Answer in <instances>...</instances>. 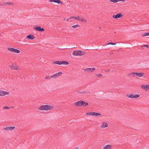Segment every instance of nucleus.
Returning a JSON list of instances; mask_svg holds the SVG:
<instances>
[{"instance_id":"obj_1","label":"nucleus","mask_w":149,"mask_h":149,"mask_svg":"<svg viewBox=\"0 0 149 149\" xmlns=\"http://www.w3.org/2000/svg\"><path fill=\"white\" fill-rule=\"evenodd\" d=\"M54 107L53 105H42L38 108V110L40 111H47L54 109Z\"/></svg>"},{"instance_id":"obj_2","label":"nucleus","mask_w":149,"mask_h":149,"mask_svg":"<svg viewBox=\"0 0 149 149\" xmlns=\"http://www.w3.org/2000/svg\"><path fill=\"white\" fill-rule=\"evenodd\" d=\"M53 64H55L58 65H61L62 64L68 65L69 64L68 62L66 61H53Z\"/></svg>"},{"instance_id":"obj_3","label":"nucleus","mask_w":149,"mask_h":149,"mask_svg":"<svg viewBox=\"0 0 149 149\" xmlns=\"http://www.w3.org/2000/svg\"><path fill=\"white\" fill-rule=\"evenodd\" d=\"M86 115L89 116H97L101 115V114L99 113L93 112H88L86 113Z\"/></svg>"},{"instance_id":"obj_4","label":"nucleus","mask_w":149,"mask_h":149,"mask_svg":"<svg viewBox=\"0 0 149 149\" xmlns=\"http://www.w3.org/2000/svg\"><path fill=\"white\" fill-rule=\"evenodd\" d=\"M9 66L12 70H18L20 69V68L15 63L9 65Z\"/></svg>"},{"instance_id":"obj_5","label":"nucleus","mask_w":149,"mask_h":149,"mask_svg":"<svg viewBox=\"0 0 149 149\" xmlns=\"http://www.w3.org/2000/svg\"><path fill=\"white\" fill-rule=\"evenodd\" d=\"M73 55L75 56H81L84 54L83 53L82 51L80 50H76L73 51L72 52Z\"/></svg>"},{"instance_id":"obj_6","label":"nucleus","mask_w":149,"mask_h":149,"mask_svg":"<svg viewBox=\"0 0 149 149\" xmlns=\"http://www.w3.org/2000/svg\"><path fill=\"white\" fill-rule=\"evenodd\" d=\"M126 96L129 98H136L139 97L140 95L139 94H128L126 95Z\"/></svg>"},{"instance_id":"obj_7","label":"nucleus","mask_w":149,"mask_h":149,"mask_svg":"<svg viewBox=\"0 0 149 149\" xmlns=\"http://www.w3.org/2000/svg\"><path fill=\"white\" fill-rule=\"evenodd\" d=\"M7 49L9 51L16 53H19L20 51L19 50L13 48L9 47L7 48Z\"/></svg>"},{"instance_id":"obj_8","label":"nucleus","mask_w":149,"mask_h":149,"mask_svg":"<svg viewBox=\"0 0 149 149\" xmlns=\"http://www.w3.org/2000/svg\"><path fill=\"white\" fill-rule=\"evenodd\" d=\"M62 73L61 72H59L55 74L51 75V77L54 79H56L62 75Z\"/></svg>"},{"instance_id":"obj_9","label":"nucleus","mask_w":149,"mask_h":149,"mask_svg":"<svg viewBox=\"0 0 149 149\" xmlns=\"http://www.w3.org/2000/svg\"><path fill=\"white\" fill-rule=\"evenodd\" d=\"M15 127L14 126L6 127L3 128V130H4L5 131H9L14 130L15 129Z\"/></svg>"},{"instance_id":"obj_10","label":"nucleus","mask_w":149,"mask_h":149,"mask_svg":"<svg viewBox=\"0 0 149 149\" xmlns=\"http://www.w3.org/2000/svg\"><path fill=\"white\" fill-rule=\"evenodd\" d=\"M33 29L36 31H39L42 32L45 31V29L43 28H41L40 26H35L33 28Z\"/></svg>"},{"instance_id":"obj_11","label":"nucleus","mask_w":149,"mask_h":149,"mask_svg":"<svg viewBox=\"0 0 149 149\" xmlns=\"http://www.w3.org/2000/svg\"><path fill=\"white\" fill-rule=\"evenodd\" d=\"M95 68H88L86 69H84V70L85 71H86L88 72H93L95 70Z\"/></svg>"},{"instance_id":"obj_12","label":"nucleus","mask_w":149,"mask_h":149,"mask_svg":"<svg viewBox=\"0 0 149 149\" xmlns=\"http://www.w3.org/2000/svg\"><path fill=\"white\" fill-rule=\"evenodd\" d=\"M123 16V15L121 13L117 14L116 15H114L113 16V17L114 18L117 19L119 18H120Z\"/></svg>"},{"instance_id":"obj_13","label":"nucleus","mask_w":149,"mask_h":149,"mask_svg":"<svg viewBox=\"0 0 149 149\" xmlns=\"http://www.w3.org/2000/svg\"><path fill=\"white\" fill-rule=\"evenodd\" d=\"M9 93L8 92L0 90V96H4L6 95H8Z\"/></svg>"},{"instance_id":"obj_14","label":"nucleus","mask_w":149,"mask_h":149,"mask_svg":"<svg viewBox=\"0 0 149 149\" xmlns=\"http://www.w3.org/2000/svg\"><path fill=\"white\" fill-rule=\"evenodd\" d=\"M141 86L143 89H144L145 91L149 90V85L143 84L141 85Z\"/></svg>"},{"instance_id":"obj_15","label":"nucleus","mask_w":149,"mask_h":149,"mask_svg":"<svg viewBox=\"0 0 149 149\" xmlns=\"http://www.w3.org/2000/svg\"><path fill=\"white\" fill-rule=\"evenodd\" d=\"M108 127V124L105 122H102V124L100 126V127L102 128H104L107 127Z\"/></svg>"},{"instance_id":"obj_16","label":"nucleus","mask_w":149,"mask_h":149,"mask_svg":"<svg viewBox=\"0 0 149 149\" xmlns=\"http://www.w3.org/2000/svg\"><path fill=\"white\" fill-rule=\"evenodd\" d=\"M144 75V73L143 72H136V75L139 77H142Z\"/></svg>"},{"instance_id":"obj_17","label":"nucleus","mask_w":149,"mask_h":149,"mask_svg":"<svg viewBox=\"0 0 149 149\" xmlns=\"http://www.w3.org/2000/svg\"><path fill=\"white\" fill-rule=\"evenodd\" d=\"M74 105L76 106L81 107V100L79 101L74 103Z\"/></svg>"},{"instance_id":"obj_18","label":"nucleus","mask_w":149,"mask_h":149,"mask_svg":"<svg viewBox=\"0 0 149 149\" xmlns=\"http://www.w3.org/2000/svg\"><path fill=\"white\" fill-rule=\"evenodd\" d=\"M35 38L34 36L32 34H30L26 36V38L29 39L33 40Z\"/></svg>"},{"instance_id":"obj_19","label":"nucleus","mask_w":149,"mask_h":149,"mask_svg":"<svg viewBox=\"0 0 149 149\" xmlns=\"http://www.w3.org/2000/svg\"><path fill=\"white\" fill-rule=\"evenodd\" d=\"M112 146L110 145H107L103 147V149H111Z\"/></svg>"},{"instance_id":"obj_20","label":"nucleus","mask_w":149,"mask_h":149,"mask_svg":"<svg viewBox=\"0 0 149 149\" xmlns=\"http://www.w3.org/2000/svg\"><path fill=\"white\" fill-rule=\"evenodd\" d=\"M81 107L83 106L85 107L88 105V103L85 102L82 100H81Z\"/></svg>"},{"instance_id":"obj_21","label":"nucleus","mask_w":149,"mask_h":149,"mask_svg":"<svg viewBox=\"0 0 149 149\" xmlns=\"http://www.w3.org/2000/svg\"><path fill=\"white\" fill-rule=\"evenodd\" d=\"M135 75H136V72H132L131 73H129L128 74V76L130 77H134Z\"/></svg>"},{"instance_id":"obj_22","label":"nucleus","mask_w":149,"mask_h":149,"mask_svg":"<svg viewBox=\"0 0 149 149\" xmlns=\"http://www.w3.org/2000/svg\"><path fill=\"white\" fill-rule=\"evenodd\" d=\"M80 21L85 23H86L87 22V21L86 19L82 17H81Z\"/></svg>"},{"instance_id":"obj_23","label":"nucleus","mask_w":149,"mask_h":149,"mask_svg":"<svg viewBox=\"0 0 149 149\" xmlns=\"http://www.w3.org/2000/svg\"><path fill=\"white\" fill-rule=\"evenodd\" d=\"M80 21L85 23H86L87 22V21L86 19L82 17H81Z\"/></svg>"},{"instance_id":"obj_24","label":"nucleus","mask_w":149,"mask_h":149,"mask_svg":"<svg viewBox=\"0 0 149 149\" xmlns=\"http://www.w3.org/2000/svg\"><path fill=\"white\" fill-rule=\"evenodd\" d=\"M80 21L85 23H86L87 22V21L86 19L82 17H81Z\"/></svg>"},{"instance_id":"obj_25","label":"nucleus","mask_w":149,"mask_h":149,"mask_svg":"<svg viewBox=\"0 0 149 149\" xmlns=\"http://www.w3.org/2000/svg\"><path fill=\"white\" fill-rule=\"evenodd\" d=\"M119 1H120V0H110V2L114 3H116ZM120 1H125L124 0H120Z\"/></svg>"},{"instance_id":"obj_26","label":"nucleus","mask_w":149,"mask_h":149,"mask_svg":"<svg viewBox=\"0 0 149 149\" xmlns=\"http://www.w3.org/2000/svg\"><path fill=\"white\" fill-rule=\"evenodd\" d=\"M149 36V33L146 32L142 34V36Z\"/></svg>"},{"instance_id":"obj_27","label":"nucleus","mask_w":149,"mask_h":149,"mask_svg":"<svg viewBox=\"0 0 149 149\" xmlns=\"http://www.w3.org/2000/svg\"><path fill=\"white\" fill-rule=\"evenodd\" d=\"M55 3H57L58 4L61 3V4H62L63 3V2H61V1L60 0H55Z\"/></svg>"},{"instance_id":"obj_28","label":"nucleus","mask_w":149,"mask_h":149,"mask_svg":"<svg viewBox=\"0 0 149 149\" xmlns=\"http://www.w3.org/2000/svg\"><path fill=\"white\" fill-rule=\"evenodd\" d=\"M80 26L78 24H76L75 25H74L72 26V27L73 28H76L77 27H79Z\"/></svg>"},{"instance_id":"obj_29","label":"nucleus","mask_w":149,"mask_h":149,"mask_svg":"<svg viewBox=\"0 0 149 149\" xmlns=\"http://www.w3.org/2000/svg\"><path fill=\"white\" fill-rule=\"evenodd\" d=\"M78 93H80L81 94H86V93H89L88 92L86 91H83L81 92H79Z\"/></svg>"},{"instance_id":"obj_30","label":"nucleus","mask_w":149,"mask_h":149,"mask_svg":"<svg viewBox=\"0 0 149 149\" xmlns=\"http://www.w3.org/2000/svg\"><path fill=\"white\" fill-rule=\"evenodd\" d=\"M81 18V17L79 16H78L77 17H76L75 19H77L78 21H80Z\"/></svg>"},{"instance_id":"obj_31","label":"nucleus","mask_w":149,"mask_h":149,"mask_svg":"<svg viewBox=\"0 0 149 149\" xmlns=\"http://www.w3.org/2000/svg\"><path fill=\"white\" fill-rule=\"evenodd\" d=\"M95 75L96 76L98 77H101L102 76V75L100 74H95Z\"/></svg>"},{"instance_id":"obj_32","label":"nucleus","mask_w":149,"mask_h":149,"mask_svg":"<svg viewBox=\"0 0 149 149\" xmlns=\"http://www.w3.org/2000/svg\"><path fill=\"white\" fill-rule=\"evenodd\" d=\"M53 78V77H51V76H46V77L45 79H50L51 78Z\"/></svg>"},{"instance_id":"obj_33","label":"nucleus","mask_w":149,"mask_h":149,"mask_svg":"<svg viewBox=\"0 0 149 149\" xmlns=\"http://www.w3.org/2000/svg\"><path fill=\"white\" fill-rule=\"evenodd\" d=\"M3 108L5 109H10V108L7 106H4L3 107Z\"/></svg>"},{"instance_id":"obj_34","label":"nucleus","mask_w":149,"mask_h":149,"mask_svg":"<svg viewBox=\"0 0 149 149\" xmlns=\"http://www.w3.org/2000/svg\"><path fill=\"white\" fill-rule=\"evenodd\" d=\"M75 18H76V17H75L74 16H72V17H69L70 19H75Z\"/></svg>"},{"instance_id":"obj_35","label":"nucleus","mask_w":149,"mask_h":149,"mask_svg":"<svg viewBox=\"0 0 149 149\" xmlns=\"http://www.w3.org/2000/svg\"><path fill=\"white\" fill-rule=\"evenodd\" d=\"M6 4V2H3V3L0 4V6H3Z\"/></svg>"},{"instance_id":"obj_36","label":"nucleus","mask_w":149,"mask_h":149,"mask_svg":"<svg viewBox=\"0 0 149 149\" xmlns=\"http://www.w3.org/2000/svg\"><path fill=\"white\" fill-rule=\"evenodd\" d=\"M6 4H8V5H11V4H12V5L13 4L12 3H11L9 2H7L6 3Z\"/></svg>"},{"instance_id":"obj_37","label":"nucleus","mask_w":149,"mask_h":149,"mask_svg":"<svg viewBox=\"0 0 149 149\" xmlns=\"http://www.w3.org/2000/svg\"><path fill=\"white\" fill-rule=\"evenodd\" d=\"M50 2H55V0H49V1Z\"/></svg>"},{"instance_id":"obj_38","label":"nucleus","mask_w":149,"mask_h":149,"mask_svg":"<svg viewBox=\"0 0 149 149\" xmlns=\"http://www.w3.org/2000/svg\"><path fill=\"white\" fill-rule=\"evenodd\" d=\"M143 46L144 47H147V48H149V46L148 45H144Z\"/></svg>"},{"instance_id":"obj_39","label":"nucleus","mask_w":149,"mask_h":149,"mask_svg":"<svg viewBox=\"0 0 149 149\" xmlns=\"http://www.w3.org/2000/svg\"><path fill=\"white\" fill-rule=\"evenodd\" d=\"M111 42H109V43H108L107 44H105L104 45H111Z\"/></svg>"},{"instance_id":"obj_40","label":"nucleus","mask_w":149,"mask_h":149,"mask_svg":"<svg viewBox=\"0 0 149 149\" xmlns=\"http://www.w3.org/2000/svg\"><path fill=\"white\" fill-rule=\"evenodd\" d=\"M116 43H113L111 42V45H116Z\"/></svg>"},{"instance_id":"obj_41","label":"nucleus","mask_w":149,"mask_h":149,"mask_svg":"<svg viewBox=\"0 0 149 149\" xmlns=\"http://www.w3.org/2000/svg\"><path fill=\"white\" fill-rule=\"evenodd\" d=\"M73 149H79V148L78 147H76L74 148Z\"/></svg>"},{"instance_id":"obj_42","label":"nucleus","mask_w":149,"mask_h":149,"mask_svg":"<svg viewBox=\"0 0 149 149\" xmlns=\"http://www.w3.org/2000/svg\"><path fill=\"white\" fill-rule=\"evenodd\" d=\"M69 19H70L69 18H68L67 19H66V21H69Z\"/></svg>"}]
</instances>
